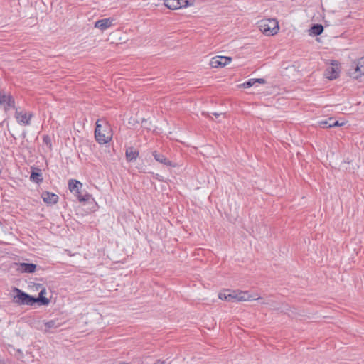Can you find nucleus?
Segmentation results:
<instances>
[{
    "label": "nucleus",
    "instance_id": "1",
    "mask_svg": "<svg viewBox=\"0 0 364 364\" xmlns=\"http://www.w3.org/2000/svg\"><path fill=\"white\" fill-rule=\"evenodd\" d=\"M219 299L230 302L246 301L262 299L261 297H254L247 291H230L226 289L218 295Z\"/></svg>",
    "mask_w": 364,
    "mask_h": 364
},
{
    "label": "nucleus",
    "instance_id": "2",
    "mask_svg": "<svg viewBox=\"0 0 364 364\" xmlns=\"http://www.w3.org/2000/svg\"><path fill=\"white\" fill-rule=\"evenodd\" d=\"M70 192L80 203L86 204L92 200V196L83 188V184L77 180L70 179Z\"/></svg>",
    "mask_w": 364,
    "mask_h": 364
},
{
    "label": "nucleus",
    "instance_id": "3",
    "mask_svg": "<svg viewBox=\"0 0 364 364\" xmlns=\"http://www.w3.org/2000/svg\"><path fill=\"white\" fill-rule=\"evenodd\" d=\"M348 75L356 80L364 76V56L352 63Z\"/></svg>",
    "mask_w": 364,
    "mask_h": 364
},
{
    "label": "nucleus",
    "instance_id": "4",
    "mask_svg": "<svg viewBox=\"0 0 364 364\" xmlns=\"http://www.w3.org/2000/svg\"><path fill=\"white\" fill-rule=\"evenodd\" d=\"M101 121L102 120L99 119L96 122L95 137L100 144H104L111 139V136L109 132L105 133V130L102 129V125L100 124Z\"/></svg>",
    "mask_w": 364,
    "mask_h": 364
},
{
    "label": "nucleus",
    "instance_id": "5",
    "mask_svg": "<svg viewBox=\"0 0 364 364\" xmlns=\"http://www.w3.org/2000/svg\"><path fill=\"white\" fill-rule=\"evenodd\" d=\"M17 294L14 296V302L18 304H26L33 305L36 303L35 298L21 291V290L16 289Z\"/></svg>",
    "mask_w": 364,
    "mask_h": 364
},
{
    "label": "nucleus",
    "instance_id": "6",
    "mask_svg": "<svg viewBox=\"0 0 364 364\" xmlns=\"http://www.w3.org/2000/svg\"><path fill=\"white\" fill-rule=\"evenodd\" d=\"M269 23L272 24L273 27H271L270 25L266 23L265 22H262L259 26L261 31L267 36H273L277 33L279 30L278 23L274 20H269Z\"/></svg>",
    "mask_w": 364,
    "mask_h": 364
},
{
    "label": "nucleus",
    "instance_id": "7",
    "mask_svg": "<svg viewBox=\"0 0 364 364\" xmlns=\"http://www.w3.org/2000/svg\"><path fill=\"white\" fill-rule=\"evenodd\" d=\"M0 105L6 111L10 107H14V100L10 94L0 90Z\"/></svg>",
    "mask_w": 364,
    "mask_h": 364
},
{
    "label": "nucleus",
    "instance_id": "8",
    "mask_svg": "<svg viewBox=\"0 0 364 364\" xmlns=\"http://www.w3.org/2000/svg\"><path fill=\"white\" fill-rule=\"evenodd\" d=\"M232 61L230 57L215 56L210 60V65L213 68L224 67Z\"/></svg>",
    "mask_w": 364,
    "mask_h": 364
},
{
    "label": "nucleus",
    "instance_id": "9",
    "mask_svg": "<svg viewBox=\"0 0 364 364\" xmlns=\"http://www.w3.org/2000/svg\"><path fill=\"white\" fill-rule=\"evenodd\" d=\"M31 117V113L28 114L18 110L16 111L15 118L19 124L24 126L29 125Z\"/></svg>",
    "mask_w": 364,
    "mask_h": 364
},
{
    "label": "nucleus",
    "instance_id": "10",
    "mask_svg": "<svg viewBox=\"0 0 364 364\" xmlns=\"http://www.w3.org/2000/svg\"><path fill=\"white\" fill-rule=\"evenodd\" d=\"M16 269L21 273H33L36 269V265L29 263H18Z\"/></svg>",
    "mask_w": 364,
    "mask_h": 364
},
{
    "label": "nucleus",
    "instance_id": "11",
    "mask_svg": "<svg viewBox=\"0 0 364 364\" xmlns=\"http://www.w3.org/2000/svg\"><path fill=\"white\" fill-rule=\"evenodd\" d=\"M114 19L111 18H102L95 23V27L105 31L113 25Z\"/></svg>",
    "mask_w": 364,
    "mask_h": 364
},
{
    "label": "nucleus",
    "instance_id": "12",
    "mask_svg": "<svg viewBox=\"0 0 364 364\" xmlns=\"http://www.w3.org/2000/svg\"><path fill=\"white\" fill-rule=\"evenodd\" d=\"M55 327V322L54 321H39L36 323V328L43 331H48L49 329Z\"/></svg>",
    "mask_w": 364,
    "mask_h": 364
},
{
    "label": "nucleus",
    "instance_id": "13",
    "mask_svg": "<svg viewBox=\"0 0 364 364\" xmlns=\"http://www.w3.org/2000/svg\"><path fill=\"white\" fill-rule=\"evenodd\" d=\"M152 155L156 161L168 166H175V165H173V163L162 154L154 151H153Z\"/></svg>",
    "mask_w": 364,
    "mask_h": 364
},
{
    "label": "nucleus",
    "instance_id": "14",
    "mask_svg": "<svg viewBox=\"0 0 364 364\" xmlns=\"http://www.w3.org/2000/svg\"><path fill=\"white\" fill-rule=\"evenodd\" d=\"M42 198L43 201L48 204L56 203L58 200V196L50 192H43L42 193Z\"/></svg>",
    "mask_w": 364,
    "mask_h": 364
},
{
    "label": "nucleus",
    "instance_id": "15",
    "mask_svg": "<svg viewBox=\"0 0 364 364\" xmlns=\"http://www.w3.org/2000/svg\"><path fill=\"white\" fill-rule=\"evenodd\" d=\"M139 156V151L133 147H129L126 150V159L128 161H132Z\"/></svg>",
    "mask_w": 364,
    "mask_h": 364
},
{
    "label": "nucleus",
    "instance_id": "16",
    "mask_svg": "<svg viewBox=\"0 0 364 364\" xmlns=\"http://www.w3.org/2000/svg\"><path fill=\"white\" fill-rule=\"evenodd\" d=\"M323 31V26L321 24H314L309 29V34L313 36H319Z\"/></svg>",
    "mask_w": 364,
    "mask_h": 364
},
{
    "label": "nucleus",
    "instance_id": "17",
    "mask_svg": "<svg viewBox=\"0 0 364 364\" xmlns=\"http://www.w3.org/2000/svg\"><path fill=\"white\" fill-rule=\"evenodd\" d=\"M179 0H165L164 5L169 9L176 10L180 9Z\"/></svg>",
    "mask_w": 364,
    "mask_h": 364
},
{
    "label": "nucleus",
    "instance_id": "18",
    "mask_svg": "<svg viewBox=\"0 0 364 364\" xmlns=\"http://www.w3.org/2000/svg\"><path fill=\"white\" fill-rule=\"evenodd\" d=\"M45 293H46L45 289L41 290L38 297L35 298L36 303L39 302L43 305H48L49 304L48 299H47L46 297L44 296Z\"/></svg>",
    "mask_w": 364,
    "mask_h": 364
},
{
    "label": "nucleus",
    "instance_id": "19",
    "mask_svg": "<svg viewBox=\"0 0 364 364\" xmlns=\"http://www.w3.org/2000/svg\"><path fill=\"white\" fill-rule=\"evenodd\" d=\"M325 75L326 77L330 80L336 79L338 75V72L333 68H330L328 70H326V73Z\"/></svg>",
    "mask_w": 364,
    "mask_h": 364
},
{
    "label": "nucleus",
    "instance_id": "20",
    "mask_svg": "<svg viewBox=\"0 0 364 364\" xmlns=\"http://www.w3.org/2000/svg\"><path fill=\"white\" fill-rule=\"evenodd\" d=\"M333 119V118H329L326 120H321V121L318 122V124L321 128L333 127V125H332Z\"/></svg>",
    "mask_w": 364,
    "mask_h": 364
},
{
    "label": "nucleus",
    "instance_id": "21",
    "mask_svg": "<svg viewBox=\"0 0 364 364\" xmlns=\"http://www.w3.org/2000/svg\"><path fill=\"white\" fill-rule=\"evenodd\" d=\"M30 178L32 181L36 183H39L42 181L41 174L40 173L33 172Z\"/></svg>",
    "mask_w": 364,
    "mask_h": 364
},
{
    "label": "nucleus",
    "instance_id": "22",
    "mask_svg": "<svg viewBox=\"0 0 364 364\" xmlns=\"http://www.w3.org/2000/svg\"><path fill=\"white\" fill-rule=\"evenodd\" d=\"M255 84L254 79H250L248 81L244 82L242 86L245 88H249Z\"/></svg>",
    "mask_w": 364,
    "mask_h": 364
},
{
    "label": "nucleus",
    "instance_id": "23",
    "mask_svg": "<svg viewBox=\"0 0 364 364\" xmlns=\"http://www.w3.org/2000/svg\"><path fill=\"white\" fill-rule=\"evenodd\" d=\"M178 4H179L180 9H181V8H183V7H187L189 5H191L192 4H189L188 0H179Z\"/></svg>",
    "mask_w": 364,
    "mask_h": 364
},
{
    "label": "nucleus",
    "instance_id": "24",
    "mask_svg": "<svg viewBox=\"0 0 364 364\" xmlns=\"http://www.w3.org/2000/svg\"><path fill=\"white\" fill-rule=\"evenodd\" d=\"M141 123L143 124V126L148 129H150V127H149V124H151V122H149L148 119H146L144 118H142L141 119Z\"/></svg>",
    "mask_w": 364,
    "mask_h": 364
},
{
    "label": "nucleus",
    "instance_id": "25",
    "mask_svg": "<svg viewBox=\"0 0 364 364\" xmlns=\"http://www.w3.org/2000/svg\"><path fill=\"white\" fill-rule=\"evenodd\" d=\"M344 123L343 122H341L340 123L338 121H334L333 119V122H332V125H333V127H341L342 125H343Z\"/></svg>",
    "mask_w": 364,
    "mask_h": 364
},
{
    "label": "nucleus",
    "instance_id": "26",
    "mask_svg": "<svg viewBox=\"0 0 364 364\" xmlns=\"http://www.w3.org/2000/svg\"><path fill=\"white\" fill-rule=\"evenodd\" d=\"M254 80L255 81V83L256 82L261 83V84L265 83V80L263 78L254 79Z\"/></svg>",
    "mask_w": 364,
    "mask_h": 364
},
{
    "label": "nucleus",
    "instance_id": "27",
    "mask_svg": "<svg viewBox=\"0 0 364 364\" xmlns=\"http://www.w3.org/2000/svg\"><path fill=\"white\" fill-rule=\"evenodd\" d=\"M212 114L214 115L216 117H220L221 115H223L224 114L223 113L213 112Z\"/></svg>",
    "mask_w": 364,
    "mask_h": 364
},
{
    "label": "nucleus",
    "instance_id": "28",
    "mask_svg": "<svg viewBox=\"0 0 364 364\" xmlns=\"http://www.w3.org/2000/svg\"><path fill=\"white\" fill-rule=\"evenodd\" d=\"M203 115H205V116H207V117H210V116H209V114H205V112H203Z\"/></svg>",
    "mask_w": 364,
    "mask_h": 364
},
{
    "label": "nucleus",
    "instance_id": "29",
    "mask_svg": "<svg viewBox=\"0 0 364 364\" xmlns=\"http://www.w3.org/2000/svg\"><path fill=\"white\" fill-rule=\"evenodd\" d=\"M1 173V170L0 169V174Z\"/></svg>",
    "mask_w": 364,
    "mask_h": 364
}]
</instances>
